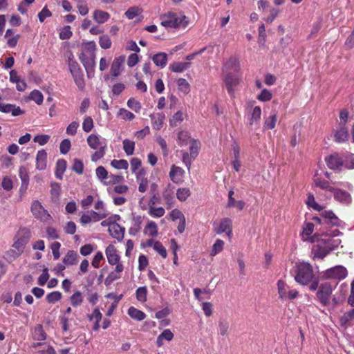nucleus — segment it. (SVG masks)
<instances>
[{
	"mask_svg": "<svg viewBox=\"0 0 354 354\" xmlns=\"http://www.w3.org/2000/svg\"><path fill=\"white\" fill-rule=\"evenodd\" d=\"M29 241V236L28 235H24L20 237H19L12 245V247L15 248L19 254L23 252L25 246L28 243Z\"/></svg>",
	"mask_w": 354,
	"mask_h": 354,
	"instance_id": "7c9ffc66",
	"label": "nucleus"
},
{
	"mask_svg": "<svg viewBox=\"0 0 354 354\" xmlns=\"http://www.w3.org/2000/svg\"><path fill=\"white\" fill-rule=\"evenodd\" d=\"M347 274V270L343 266H334L327 269L324 273V276L326 279H334L338 280L345 279Z\"/></svg>",
	"mask_w": 354,
	"mask_h": 354,
	"instance_id": "1a4fd4ad",
	"label": "nucleus"
},
{
	"mask_svg": "<svg viewBox=\"0 0 354 354\" xmlns=\"http://www.w3.org/2000/svg\"><path fill=\"white\" fill-rule=\"evenodd\" d=\"M152 60L156 66L162 68L167 62V55L165 53H159L152 57Z\"/></svg>",
	"mask_w": 354,
	"mask_h": 354,
	"instance_id": "c85d7f7f",
	"label": "nucleus"
},
{
	"mask_svg": "<svg viewBox=\"0 0 354 354\" xmlns=\"http://www.w3.org/2000/svg\"><path fill=\"white\" fill-rule=\"evenodd\" d=\"M153 249L156 250L163 259L167 256V250L163 245L160 241H156L153 244Z\"/></svg>",
	"mask_w": 354,
	"mask_h": 354,
	"instance_id": "0e129e2a",
	"label": "nucleus"
},
{
	"mask_svg": "<svg viewBox=\"0 0 354 354\" xmlns=\"http://www.w3.org/2000/svg\"><path fill=\"white\" fill-rule=\"evenodd\" d=\"M111 165L117 169H127L129 167V163L127 160L121 159V160H116L114 159L111 160Z\"/></svg>",
	"mask_w": 354,
	"mask_h": 354,
	"instance_id": "09e8293b",
	"label": "nucleus"
},
{
	"mask_svg": "<svg viewBox=\"0 0 354 354\" xmlns=\"http://www.w3.org/2000/svg\"><path fill=\"white\" fill-rule=\"evenodd\" d=\"M142 12V9L138 6L130 7L124 13L127 18L133 19L136 17L140 15Z\"/></svg>",
	"mask_w": 354,
	"mask_h": 354,
	"instance_id": "ea45409f",
	"label": "nucleus"
},
{
	"mask_svg": "<svg viewBox=\"0 0 354 354\" xmlns=\"http://www.w3.org/2000/svg\"><path fill=\"white\" fill-rule=\"evenodd\" d=\"M105 254L107 258V261L110 265L114 266L120 260V257L118 254L116 248L113 245H109L106 247L105 250Z\"/></svg>",
	"mask_w": 354,
	"mask_h": 354,
	"instance_id": "4468645a",
	"label": "nucleus"
},
{
	"mask_svg": "<svg viewBox=\"0 0 354 354\" xmlns=\"http://www.w3.org/2000/svg\"><path fill=\"white\" fill-rule=\"evenodd\" d=\"M321 216L324 219L331 223L332 225H337L338 223V218L335 216L333 211H324L322 212Z\"/></svg>",
	"mask_w": 354,
	"mask_h": 354,
	"instance_id": "de8ad7c7",
	"label": "nucleus"
},
{
	"mask_svg": "<svg viewBox=\"0 0 354 354\" xmlns=\"http://www.w3.org/2000/svg\"><path fill=\"white\" fill-rule=\"evenodd\" d=\"M348 133L346 128L342 127L335 134V140L337 142H342L347 140Z\"/></svg>",
	"mask_w": 354,
	"mask_h": 354,
	"instance_id": "58836bf2",
	"label": "nucleus"
},
{
	"mask_svg": "<svg viewBox=\"0 0 354 354\" xmlns=\"http://www.w3.org/2000/svg\"><path fill=\"white\" fill-rule=\"evenodd\" d=\"M123 149L127 156L133 155L135 150V142L125 139L122 142Z\"/></svg>",
	"mask_w": 354,
	"mask_h": 354,
	"instance_id": "37998d69",
	"label": "nucleus"
},
{
	"mask_svg": "<svg viewBox=\"0 0 354 354\" xmlns=\"http://www.w3.org/2000/svg\"><path fill=\"white\" fill-rule=\"evenodd\" d=\"M62 293L59 291H53L52 292L48 293L46 299L48 303L54 304L57 301H59L62 299Z\"/></svg>",
	"mask_w": 354,
	"mask_h": 354,
	"instance_id": "3c124183",
	"label": "nucleus"
},
{
	"mask_svg": "<svg viewBox=\"0 0 354 354\" xmlns=\"http://www.w3.org/2000/svg\"><path fill=\"white\" fill-rule=\"evenodd\" d=\"M76 7L79 13L82 15H86L89 12V8L86 0H75Z\"/></svg>",
	"mask_w": 354,
	"mask_h": 354,
	"instance_id": "79ce46f5",
	"label": "nucleus"
},
{
	"mask_svg": "<svg viewBox=\"0 0 354 354\" xmlns=\"http://www.w3.org/2000/svg\"><path fill=\"white\" fill-rule=\"evenodd\" d=\"M333 288L330 283H323L319 286L317 292V297L324 306H326L329 304Z\"/></svg>",
	"mask_w": 354,
	"mask_h": 354,
	"instance_id": "6e6552de",
	"label": "nucleus"
},
{
	"mask_svg": "<svg viewBox=\"0 0 354 354\" xmlns=\"http://www.w3.org/2000/svg\"><path fill=\"white\" fill-rule=\"evenodd\" d=\"M95 172H96L97 177L101 181L108 179L109 173L104 167L99 166L98 167H97Z\"/></svg>",
	"mask_w": 354,
	"mask_h": 354,
	"instance_id": "774afa93",
	"label": "nucleus"
},
{
	"mask_svg": "<svg viewBox=\"0 0 354 354\" xmlns=\"http://www.w3.org/2000/svg\"><path fill=\"white\" fill-rule=\"evenodd\" d=\"M294 272L295 280L303 286L311 282L315 277L312 266L306 262L296 263Z\"/></svg>",
	"mask_w": 354,
	"mask_h": 354,
	"instance_id": "f03ea898",
	"label": "nucleus"
},
{
	"mask_svg": "<svg viewBox=\"0 0 354 354\" xmlns=\"http://www.w3.org/2000/svg\"><path fill=\"white\" fill-rule=\"evenodd\" d=\"M80 59L86 68V69L88 68H93L95 65L94 62V55H93V53L91 55L90 57L86 58L85 55L84 53H81L80 55Z\"/></svg>",
	"mask_w": 354,
	"mask_h": 354,
	"instance_id": "49530a36",
	"label": "nucleus"
},
{
	"mask_svg": "<svg viewBox=\"0 0 354 354\" xmlns=\"http://www.w3.org/2000/svg\"><path fill=\"white\" fill-rule=\"evenodd\" d=\"M185 174V171L183 168L172 165L169 171V177L174 183H180L183 181V177Z\"/></svg>",
	"mask_w": 354,
	"mask_h": 354,
	"instance_id": "f3484780",
	"label": "nucleus"
},
{
	"mask_svg": "<svg viewBox=\"0 0 354 354\" xmlns=\"http://www.w3.org/2000/svg\"><path fill=\"white\" fill-rule=\"evenodd\" d=\"M47 153L44 149L37 151L36 156V168L39 170H44L46 167Z\"/></svg>",
	"mask_w": 354,
	"mask_h": 354,
	"instance_id": "412c9836",
	"label": "nucleus"
},
{
	"mask_svg": "<svg viewBox=\"0 0 354 354\" xmlns=\"http://www.w3.org/2000/svg\"><path fill=\"white\" fill-rule=\"evenodd\" d=\"M261 116V107L257 106L252 110L249 117V124L252 126L254 123H259Z\"/></svg>",
	"mask_w": 354,
	"mask_h": 354,
	"instance_id": "2f4dec72",
	"label": "nucleus"
},
{
	"mask_svg": "<svg viewBox=\"0 0 354 354\" xmlns=\"http://www.w3.org/2000/svg\"><path fill=\"white\" fill-rule=\"evenodd\" d=\"M128 315L130 316L131 318L136 319L137 321H142L146 317V315L144 312L133 306L130 307L128 309Z\"/></svg>",
	"mask_w": 354,
	"mask_h": 354,
	"instance_id": "72a5a7b5",
	"label": "nucleus"
},
{
	"mask_svg": "<svg viewBox=\"0 0 354 354\" xmlns=\"http://www.w3.org/2000/svg\"><path fill=\"white\" fill-rule=\"evenodd\" d=\"M337 245L330 238L320 239L312 249L313 259H324Z\"/></svg>",
	"mask_w": 354,
	"mask_h": 354,
	"instance_id": "7ed1b4c3",
	"label": "nucleus"
},
{
	"mask_svg": "<svg viewBox=\"0 0 354 354\" xmlns=\"http://www.w3.org/2000/svg\"><path fill=\"white\" fill-rule=\"evenodd\" d=\"M145 233L149 236L154 237L158 235L157 225L154 221L149 222L145 229Z\"/></svg>",
	"mask_w": 354,
	"mask_h": 354,
	"instance_id": "a18cd8bd",
	"label": "nucleus"
},
{
	"mask_svg": "<svg viewBox=\"0 0 354 354\" xmlns=\"http://www.w3.org/2000/svg\"><path fill=\"white\" fill-rule=\"evenodd\" d=\"M118 115L120 116L122 120L128 121H131L135 118V115L133 113L123 108L119 110Z\"/></svg>",
	"mask_w": 354,
	"mask_h": 354,
	"instance_id": "4d7b16f0",
	"label": "nucleus"
},
{
	"mask_svg": "<svg viewBox=\"0 0 354 354\" xmlns=\"http://www.w3.org/2000/svg\"><path fill=\"white\" fill-rule=\"evenodd\" d=\"M152 127L159 130L162 128L165 115L163 113H154L150 115Z\"/></svg>",
	"mask_w": 354,
	"mask_h": 354,
	"instance_id": "b1692460",
	"label": "nucleus"
},
{
	"mask_svg": "<svg viewBox=\"0 0 354 354\" xmlns=\"http://www.w3.org/2000/svg\"><path fill=\"white\" fill-rule=\"evenodd\" d=\"M141 223L142 221L140 217H137L136 218L134 219V223L133 226H131L129 230V234L131 235L134 236L140 230Z\"/></svg>",
	"mask_w": 354,
	"mask_h": 354,
	"instance_id": "13d9d810",
	"label": "nucleus"
},
{
	"mask_svg": "<svg viewBox=\"0 0 354 354\" xmlns=\"http://www.w3.org/2000/svg\"><path fill=\"white\" fill-rule=\"evenodd\" d=\"M223 73H240V64L236 57H230L223 66Z\"/></svg>",
	"mask_w": 354,
	"mask_h": 354,
	"instance_id": "9b49d317",
	"label": "nucleus"
},
{
	"mask_svg": "<svg viewBox=\"0 0 354 354\" xmlns=\"http://www.w3.org/2000/svg\"><path fill=\"white\" fill-rule=\"evenodd\" d=\"M72 170L77 174H82L84 171V164L82 160L79 159H75L72 166Z\"/></svg>",
	"mask_w": 354,
	"mask_h": 354,
	"instance_id": "338daca9",
	"label": "nucleus"
},
{
	"mask_svg": "<svg viewBox=\"0 0 354 354\" xmlns=\"http://www.w3.org/2000/svg\"><path fill=\"white\" fill-rule=\"evenodd\" d=\"M190 195V189L187 187L178 188L176 191V197L181 202L185 201Z\"/></svg>",
	"mask_w": 354,
	"mask_h": 354,
	"instance_id": "a19ab883",
	"label": "nucleus"
},
{
	"mask_svg": "<svg viewBox=\"0 0 354 354\" xmlns=\"http://www.w3.org/2000/svg\"><path fill=\"white\" fill-rule=\"evenodd\" d=\"M314 231V224L313 223H306L303 227L302 236H306V239H308Z\"/></svg>",
	"mask_w": 354,
	"mask_h": 354,
	"instance_id": "69168bd1",
	"label": "nucleus"
},
{
	"mask_svg": "<svg viewBox=\"0 0 354 354\" xmlns=\"http://www.w3.org/2000/svg\"><path fill=\"white\" fill-rule=\"evenodd\" d=\"M162 198L167 205V209H171L174 205V193L169 186L163 190Z\"/></svg>",
	"mask_w": 354,
	"mask_h": 354,
	"instance_id": "4be33fe9",
	"label": "nucleus"
},
{
	"mask_svg": "<svg viewBox=\"0 0 354 354\" xmlns=\"http://www.w3.org/2000/svg\"><path fill=\"white\" fill-rule=\"evenodd\" d=\"M5 38L7 39L8 46L13 48L17 46L20 35L15 34L11 29H8L5 34Z\"/></svg>",
	"mask_w": 354,
	"mask_h": 354,
	"instance_id": "cd10ccee",
	"label": "nucleus"
},
{
	"mask_svg": "<svg viewBox=\"0 0 354 354\" xmlns=\"http://www.w3.org/2000/svg\"><path fill=\"white\" fill-rule=\"evenodd\" d=\"M80 256L74 250H68L63 259V263L66 266L76 265L79 261Z\"/></svg>",
	"mask_w": 354,
	"mask_h": 354,
	"instance_id": "5701e85b",
	"label": "nucleus"
},
{
	"mask_svg": "<svg viewBox=\"0 0 354 354\" xmlns=\"http://www.w3.org/2000/svg\"><path fill=\"white\" fill-rule=\"evenodd\" d=\"M229 322L225 319H220L218 322V332L221 336L227 335L229 330Z\"/></svg>",
	"mask_w": 354,
	"mask_h": 354,
	"instance_id": "5fc2aeb1",
	"label": "nucleus"
},
{
	"mask_svg": "<svg viewBox=\"0 0 354 354\" xmlns=\"http://www.w3.org/2000/svg\"><path fill=\"white\" fill-rule=\"evenodd\" d=\"M99 44L102 48L109 49L111 48L112 43L110 37L106 35H104L100 37Z\"/></svg>",
	"mask_w": 354,
	"mask_h": 354,
	"instance_id": "bf43d9fd",
	"label": "nucleus"
},
{
	"mask_svg": "<svg viewBox=\"0 0 354 354\" xmlns=\"http://www.w3.org/2000/svg\"><path fill=\"white\" fill-rule=\"evenodd\" d=\"M306 203L308 207H312L314 210L321 211L323 209V207L316 203L314 195L311 193L308 194Z\"/></svg>",
	"mask_w": 354,
	"mask_h": 354,
	"instance_id": "864d4df0",
	"label": "nucleus"
},
{
	"mask_svg": "<svg viewBox=\"0 0 354 354\" xmlns=\"http://www.w3.org/2000/svg\"><path fill=\"white\" fill-rule=\"evenodd\" d=\"M70 302L73 307L80 306L83 302V296L80 291L75 292L69 298Z\"/></svg>",
	"mask_w": 354,
	"mask_h": 354,
	"instance_id": "4c0bfd02",
	"label": "nucleus"
},
{
	"mask_svg": "<svg viewBox=\"0 0 354 354\" xmlns=\"http://www.w3.org/2000/svg\"><path fill=\"white\" fill-rule=\"evenodd\" d=\"M189 152H187L185 150H182L180 151V153L182 155L183 162L189 170L192 162L196 159V158L198 156L199 153L201 144L198 140L195 139L194 140H192V142L189 143Z\"/></svg>",
	"mask_w": 354,
	"mask_h": 354,
	"instance_id": "20e7f679",
	"label": "nucleus"
},
{
	"mask_svg": "<svg viewBox=\"0 0 354 354\" xmlns=\"http://www.w3.org/2000/svg\"><path fill=\"white\" fill-rule=\"evenodd\" d=\"M224 242L221 239H217L214 243L212 250L211 251V255L215 256L218 253L221 252L223 249Z\"/></svg>",
	"mask_w": 354,
	"mask_h": 354,
	"instance_id": "680f3d73",
	"label": "nucleus"
},
{
	"mask_svg": "<svg viewBox=\"0 0 354 354\" xmlns=\"http://www.w3.org/2000/svg\"><path fill=\"white\" fill-rule=\"evenodd\" d=\"M190 66L189 62H173L169 65V68L175 73H181L188 68Z\"/></svg>",
	"mask_w": 354,
	"mask_h": 354,
	"instance_id": "473e14b6",
	"label": "nucleus"
},
{
	"mask_svg": "<svg viewBox=\"0 0 354 354\" xmlns=\"http://www.w3.org/2000/svg\"><path fill=\"white\" fill-rule=\"evenodd\" d=\"M93 128V120L91 117L86 116L84 118L83 123H82V129L83 130L88 133L90 132Z\"/></svg>",
	"mask_w": 354,
	"mask_h": 354,
	"instance_id": "e2e57ef3",
	"label": "nucleus"
},
{
	"mask_svg": "<svg viewBox=\"0 0 354 354\" xmlns=\"http://www.w3.org/2000/svg\"><path fill=\"white\" fill-rule=\"evenodd\" d=\"M331 193L333 194L334 199L342 204L348 205L352 202L351 194L345 190L335 187Z\"/></svg>",
	"mask_w": 354,
	"mask_h": 354,
	"instance_id": "9d476101",
	"label": "nucleus"
},
{
	"mask_svg": "<svg viewBox=\"0 0 354 354\" xmlns=\"http://www.w3.org/2000/svg\"><path fill=\"white\" fill-rule=\"evenodd\" d=\"M110 14L106 11L96 9L93 12V20L99 24H104L110 19Z\"/></svg>",
	"mask_w": 354,
	"mask_h": 354,
	"instance_id": "aec40b11",
	"label": "nucleus"
},
{
	"mask_svg": "<svg viewBox=\"0 0 354 354\" xmlns=\"http://www.w3.org/2000/svg\"><path fill=\"white\" fill-rule=\"evenodd\" d=\"M67 62L73 76L75 77H79L81 75V69L77 62L75 60L72 53L68 55Z\"/></svg>",
	"mask_w": 354,
	"mask_h": 354,
	"instance_id": "6ab92c4d",
	"label": "nucleus"
},
{
	"mask_svg": "<svg viewBox=\"0 0 354 354\" xmlns=\"http://www.w3.org/2000/svg\"><path fill=\"white\" fill-rule=\"evenodd\" d=\"M160 19V24L167 28H185L189 24V21L185 15L172 12H168L161 15Z\"/></svg>",
	"mask_w": 354,
	"mask_h": 354,
	"instance_id": "f257e3e1",
	"label": "nucleus"
},
{
	"mask_svg": "<svg viewBox=\"0 0 354 354\" xmlns=\"http://www.w3.org/2000/svg\"><path fill=\"white\" fill-rule=\"evenodd\" d=\"M232 222L230 218H223L219 225V227L216 229V232L217 234H221L225 232L226 234L230 237L232 234Z\"/></svg>",
	"mask_w": 354,
	"mask_h": 354,
	"instance_id": "dca6fc26",
	"label": "nucleus"
},
{
	"mask_svg": "<svg viewBox=\"0 0 354 354\" xmlns=\"http://www.w3.org/2000/svg\"><path fill=\"white\" fill-rule=\"evenodd\" d=\"M87 143L91 149L95 150L101 149V147H106V144L104 140H101L100 138L95 134L88 136L87 138Z\"/></svg>",
	"mask_w": 354,
	"mask_h": 354,
	"instance_id": "2eb2a0df",
	"label": "nucleus"
},
{
	"mask_svg": "<svg viewBox=\"0 0 354 354\" xmlns=\"http://www.w3.org/2000/svg\"><path fill=\"white\" fill-rule=\"evenodd\" d=\"M30 100L35 101L37 104H41L44 100V97L39 90H32L30 93Z\"/></svg>",
	"mask_w": 354,
	"mask_h": 354,
	"instance_id": "052dcab7",
	"label": "nucleus"
},
{
	"mask_svg": "<svg viewBox=\"0 0 354 354\" xmlns=\"http://www.w3.org/2000/svg\"><path fill=\"white\" fill-rule=\"evenodd\" d=\"M165 213V209L162 207H153L151 205L149 207V214L153 217H162Z\"/></svg>",
	"mask_w": 354,
	"mask_h": 354,
	"instance_id": "6e6d98bb",
	"label": "nucleus"
},
{
	"mask_svg": "<svg viewBox=\"0 0 354 354\" xmlns=\"http://www.w3.org/2000/svg\"><path fill=\"white\" fill-rule=\"evenodd\" d=\"M194 140L186 131H180L178 133L177 142L180 147H186Z\"/></svg>",
	"mask_w": 354,
	"mask_h": 354,
	"instance_id": "bb28decb",
	"label": "nucleus"
},
{
	"mask_svg": "<svg viewBox=\"0 0 354 354\" xmlns=\"http://www.w3.org/2000/svg\"><path fill=\"white\" fill-rule=\"evenodd\" d=\"M277 286L279 298L281 300L286 299L293 300L299 296V292L297 290H290L287 283L281 279L277 281Z\"/></svg>",
	"mask_w": 354,
	"mask_h": 354,
	"instance_id": "423d86ee",
	"label": "nucleus"
},
{
	"mask_svg": "<svg viewBox=\"0 0 354 354\" xmlns=\"http://www.w3.org/2000/svg\"><path fill=\"white\" fill-rule=\"evenodd\" d=\"M109 232L110 235L117 239L118 241H122L124 236L125 228L120 226L115 221L112 222L109 227Z\"/></svg>",
	"mask_w": 354,
	"mask_h": 354,
	"instance_id": "ddd939ff",
	"label": "nucleus"
},
{
	"mask_svg": "<svg viewBox=\"0 0 354 354\" xmlns=\"http://www.w3.org/2000/svg\"><path fill=\"white\" fill-rule=\"evenodd\" d=\"M50 195L53 201H57L61 194V186L59 183L53 182L50 183Z\"/></svg>",
	"mask_w": 354,
	"mask_h": 354,
	"instance_id": "f704fd0d",
	"label": "nucleus"
},
{
	"mask_svg": "<svg viewBox=\"0 0 354 354\" xmlns=\"http://www.w3.org/2000/svg\"><path fill=\"white\" fill-rule=\"evenodd\" d=\"M32 339L36 341H44L47 337L43 326L39 324L35 326L32 329Z\"/></svg>",
	"mask_w": 354,
	"mask_h": 354,
	"instance_id": "393cba45",
	"label": "nucleus"
},
{
	"mask_svg": "<svg viewBox=\"0 0 354 354\" xmlns=\"http://www.w3.org/2000/svg\"><path fill=\"white\" fill-rule=\"evenodd\" d=\"M136 299L140 302L147 301V289L146 286L138 288L136 291Z\"/></svg>",
	"mask_w": 354,
	"mask_h": 354,
	"instance_id": "603ef678",
	"label": "nucleus"
},
{
	"mask_svg": "<svg viewBox=\"0 0 354 354\" xmlns=\"http://www.w3.org/2000/svg\"><path fill=\"white\" fill-rule=\"evenodd\" d=\"M174 333L170 329H165L157 337L156 344L160 348L163 345V341H171L174 338Z\"/></svg>",
	"mask_w": 354,
	"mask_h": 354,
	"instance_id": "a878e982",
	"label": "nucleus"
},
{
	"mask_svg": "<svg viewBox=\"0 0 354 354\" xmlns=\"http://www.w3.org/2000/svg\"><path fill=\"white\" fill-rule=\"evenodd\" d=\"M126 57L120 55L114 58L111 64L110 74L104 75L105 80H109L111 77H117L122 74L124 69Z\"/></svg>",
	"mask_w": 354,
	"mask_h": 354,
	"instance_id": "39448f33",
	"label": "nucleus"
},
{
	"mask_svg": "<svg viewBox=\"0 0 354 354\" xmlns=\"http://www.w3.org/2000/svg\"><path fill=\"white\" fill-rule=\"evenodd\" d=\"M184 120V114L182 111H177L173 117L170 119L169 123L172 127H176L178 124H180Z\"/></svg>",
	"mask_w": 354,
	"mask_h": 354,
	"instance_id": "8fccbe9b",
	"label": "nucleus"
},
{
	"mask_svg": "<svg viewBox=\"0 0 354 354\" xmlns=\"http://www.w3.org/2000/svg\"><path fill=\"white\" fill-rule=\"evenodd\" d=\"M314 183L317 187L322 189H326L330 192H332V191L335 188L334 187L330 186L329 181L322 179L321 178H315Z\"/></svg>",
	"mask_w": 354,
	"mask_h": 354,
	"instance_id": "e433bc0d",
	"label": "nucleus"
},
{
	"mask_svg": "<svg viewBox=\"0 0 354 354\" xmlns=\"http://www.w3.org/2000/svg\"><path fill=\"white\" fill-rule=\"evenodd\" d=\"M325 161L328 167L333 170L339 169L343 165L342 158L336 153L326 157Z\"/></svg>",
	"mask_w": 354,
	"mask_h": 354,
	"instance_id": "f8f14e48",
	"label": "nucleus"
},
{
	"mask_svg": "<svg viewBox=\"0 0 354 354\" xmlns=\"http://www.w3.org/2000/svg\"><path fill=\"white\" fill-rule=\"evenodd\" d=\"M67 162L64 159H59L56 162L55 175L57 178L62 180L66 169Z\"/></svg>",
	"mask_w": 354,
	"mask_h": 354,
	"instance_id": "c756f323",
	"label": "nucleus"
},
{
	"mask_svg": "<svg viewBox=\"0 0 354 354\" xmlns=\"http://www.w3.org/2000/svg\"><path fill=\"white\" fill-rule=\"evenodd\" d=\"M277 121V115L275 113H271L270 115L265 120L263 129H273Z\"/></svg>",
	"mask_w": 354,
	"mask_h": 354,
	"instance_id": "c9c22d12",
	"label": "nucleus"
},
{
	"mask_svg": "<svg viewBox=\"0 0 354 354\" xmlns=\"http://www.w3.org/2000/svg\"><path fill=\"white\" fill-rule=\"evenodd\" d=\"M10 80L17 84V88H21L22 86H26L24 80H21L20 76L15 70H12L10 72Z\"/></svg>",
	"mask_w": 354,
	"mask_h": 354,
	"instance_id": "c03bdc74",
	"label": "nucleus"
},
{
	"mask_svg": "<svg viewBox=\"0 0 354 354\" xmlns=\"http://www.w3.org/2000/svg\"><path fill=\"white\" fill-rule=\"evenodd\" d=\"M30 209L33 216L37 219H39L44 222H46L51 218L50 214L43 207L41 203L37 200L32 201Z\"/></svg>",
	"mask_w": 354,
	"mask_h": 354,
	"instance_id": "0eeeda50",
	"label": "nucleus"
},
{
	"mask_svg": "<svg viewBox=\"0 0 354 354\" xmlns=\"http://www.w3.org/2000/svg\"><path fill=\"white\" fill-rule=\"evenodd\" d=\"M223 81L227 86L233 87L239 85L241 75L240 73H223Z\"/></svg>",
	"mask_w": 354,
	"mask_h": 354,
	"instance_id": "a211bd4d",
	"label": "nucleus"
}]
</instances>
